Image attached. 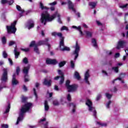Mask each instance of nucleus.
<instances>
[{
  "mask_svg": "<svg viewBox=\"0 0 128 128\" xmlns=\"http://www.w3.org/2000/svg\"><path fill=\"white\" fill-rule=\"evenodd\" d=\"M46 64H53L54 66L58 64V61L56 59H47L46 60Z\"/></svg>",
  "mask_w": 128,
  "mask_h": 128,
  "instance_id": "14",
  "label": "nucleus"
},
{
  "mask_svg": "<svg viewBox=\"0 0 128 128\" xmlns=\"http://www.w3.org/2000/svg\"><path fill=\"white\" fill-rule=\"evenodd\" d=\"M80 48L78 45V42H76L75 50L73 52V54L75 56L74 60H76L78 58V54L80 53Z\"/></svg>",
  "mask_w": 128,
  "mask_h": 128,
  "instance_id": "6",
  "label": "nucleus"
},
{
  "mask_svg": "<svg viewBox=\"0 0 128 128\" xmlns=\"http://www.w3.org/2000/svg\"><path fill=\"white\" fill-rule=\"evenodd\" d=\"M53 104H54V106H59L60 103L57 100H54Z\"/></svg>",
  "mask_w": 128,
  "mask_h": 128,
  "instance_id": "49",
  "label": "nucleus"
},
{
  "mask_svg": "<svg viewBox=\"0 0 128 128\" xmlns=\"http://www.w3.org/2000/svg\"><path fill=\"white\" fill-rule=\"evenodd\" d=\"M28 100V97H26L24 96H22V102H26V100Z\"/></svg>",
  "mask_w": 128,
  "mask_h": 128,
  "instance_id": "34",
  "label": "nucleus"
},
{
  "mask_svg": "<svg viewBox=\"0 0 128 128\" xmlns=\"http://www.w3.org/2000/svg\"><path fill=\"white\" fill-rule=\"evenodd\" d=\"M2 42L3 44H6V36H3L2 38Z\"/></svg>",
  "mask_w": 128,
  "mask_h": 128,
  "instance_id": "35",
  "label": "nucleus"
},
{
  "mask_svg": "<svg viewBox=\"0 0 128 128\" xmlns=\"http://www.w3.org/2000/svg\"><path fill=\"white\" fill-rule=\"evenodd\" d=\"M0 80L2 82H8V69L6 68L3 69V73Z\"/></svg>",
  "mask_w": 128,
  "mask_h": 128,
  "instance_id": "7",
  "label": "nucleus"
},
{
  "mask_svg": "<svg viewBox=\"0 0 128 128\" xmlns=\"http://www.w3.org/2000/svg\"><path fill=\"white\" fill-rule=\"evenodd\" d=\"M40 8H41V10H50L49 8L44 6L42 2H40Z\"/></svg>",
  "mask_w": 128,
  "mask_h": 128,
  "instance_id": "23",
  "label": "nucleus"
},
{
  "mask_svg": "<svg viewBox=\"0 0 128 128\" xmlns=\"http://www.w3.org/2000/svg\"><path fill=\"white\" fill-rule=\"evenodd\" d=\"M43 84L44 86H52V80H48L44 79Z\"/></svg>",
  "mask_w": 128,
  "mask_h": 128,
  "instance_id": "18",
  "label": "nucleus"
},
{
  "mask_svg": "<svg viewBox=\"0 0 128 128\" xmlns=\"http://www.w3.org/2000/svg\"><path fill=\"white\" fill-rule=\"evenodd\" d=\"M69 106H72L73 109L72 110V112H76V106L74 104V103H70Z\"/></svg>",
  "mask_w": 128,
  "mask_h": 128,
  "instance_id": "26",
  "label": "nucleus"
},
{
  "mask_svg": "<svg viewBox=\"0 0 128 128\" xmlns=\"http://www.w3.org/2000/svg\"><path fill=\"white\" fill-rule=\"evenodd\" d=\"M18 46H16L14 50V52L15 54V58H18V56H20V52H18V49H17Z\"/></svg>",
  "mask_w": 128,
  "mask_h": 128,
  "instance_id": "19",
  "label": "nucleus"
},
{
  "mask_svg": "<svg viewBox=\"0 0 128 128\" xmlns=\"http://www.w3.org/2000/svg\"><path fill=\"white\" fill-rule=\"evenodd\" d=\"M84 32L86 34V36H87V38H92V32H90V31H88V30H86L84 31Z\"/></svg>",
  "mask_w": 128,
  "mask_h": 128,
  "instance_id": "22",
  "label": "nucleus"
},
{
  "mask_svg": "<svg viewBox=\"0 0 128 128\" xmlns=\"http://www.w3.org/2000/svg\"><path fill=\"white\" fill-rule=\"evenodd\" d=\"M56 4H57L56 2L54 1V2L50 3L49 4H50V6H56Z\"/></svg>",
  "mask_w": 128,
  "mask_h": 128,
  "instance_id": "59",
  "label": "nucleus"
},
{
  "mask_svg": "<svg viewBox=\"0 0 128 128\" xmlns=\"http://www.w3.org/2000/svg\"><path fill=\"white\" fill-rule=\"evenodd\" d=\"M90 76V70H87L84 74V80L86 84H90V81H88V78Z\"/></svg>",
  "mask_w": 128,
  "mask_h": 128,
  "instance_id": "10",
  "label": "nucleus"
},
{
  "mask_svg": "<svg viewBox=\"0 0 128 128\" xmlns=\"http://www.w3.org/2000/svg\"><path fill=\"white\" fill-rule=\"evenodd\" d=\"M96 124H98L99 126H106V124L101 123L100 122H97Z\"/></svg>",
  "mask_w": 128,
  "mask_h": 128,
  "instance_id": "39",
  "label": "nucleus"
},
{
  "mask_svg": "<svg viewBox=\"0 0 128 128\" xmlns=\"http://www.w3.org/2000/svg\"><path fill=\"white\" fill-rule=\"evenodd\" d=\"M16 8L18 10V12H22V14H24V10H22V7H20V6L18 5H16Z\"/></svg>",
  "mask_w": 128,
  "mask_h": 128,
  "instance_id": "32",
  "label": "nucleus"
},
{
  "mask_svg": "<svg viewBox=\"0 0 128 128\" xmlns=\"http://www.w3.org/2000/svg\"><path fill=\"white\" fill-rule=\"evenodd\" d=\"M2 56L4 58H8V54L6 53V52L4 51Z\"/></svg>",
  "mask_w": 128,
  "mask_h": 128,
  "instance_id": "45",
  "label": "nucleus"
},
{
  "mask_svg": "<svg viewBox=\"0 0 128 128\" xmlns=\"http://www.w3.org/2000/svg\"><path fill=\"white\" fill-rule=\"evenodd\" d=\"M38 44H39V46H42V44L47 46L48 48V50H50V48H51L50 44H48V38H46L44 40L39 41L38 42Z\"/></svg>",
  "mask_w": 128,
  "mask_h": 128,
  "instance_id": "9",
  "label": "nucleus"
},
{
  "mask_svg": "<svg viewBox=\"0 0 128 128\" xmlns=\"http://www.w3.org/2000/svg\"><path fill=\"white\" fill-rule=\"evenodd\" d=\"M110 104H112V101L110 100L108 101L107 103L106 106L108 108H110Z\"/></svg>",
  "mask_w": 128,
  "mask_h": 128,
  "instance_id": "56",
  "label": "nucleus"
},
{
  "mask_svg": "<svg viewBox=\"0 0 128 128\" xmlns=\"http://www.w3.org/2000/svg\"><path fill=\"white\" fill-rule=\"evenodd\" d=\"M54 90H57V92H58V90H60V88H58V86L55 85L54 86Z\"/></svg>",
  "mask_w": 128,
  "mask_h": 128,
  "instance_id": "58",
  "label": "nucleus"
},
{
  "mask_svg": "<svg viewBox=\"0 0 128 128\" xmlns=\"http://www.w3.org/2000/svg\"><path fill=\"white\" fill-rule=\"evenodd\" d=\"M40 83H38V82L35 84V86H36V88H38V86H40Z\"/></svg>",
  "mask_w": 128,
  "mask_h": 128,
  "instance_id": "62",
  "label": "nucleus"
},
{
  "mask_svg": "<svg viewBox=\"0 0 128 128\" xmlns=\"http://www.w3.org/2000/svg\"><path fill=\"white\" fill-rule=\"evenodd\" d=\"M60 50L62 52H70V48L64 46L63 48H60Z\"/></svg>",
  "mask_w": 128,
  "mask_h": 128,
  "instance_id": "24",
  "label": "nucleus"
},
{
  "mask_svg": "<svg viewBox=\"0 0 128 128\" xmlns=\"http://www.w3.org/2000/svg\"><path fill=\"white\" fill-rule=\"evenodd\" d=\"M100 98H102V94H98L97 95V96H96V100H97V101L100 100Z\"/></svg>",
  "mask_w": 128,
  "mask_h": 128,
  "instance_id": "50",
  "label": "nucleus"
},
{
  "mask_svg": "<svg viewBox=\"0 0 128 128\" xmlns=\"http://www.w3.org/2000/svg\"><path fill=\"white\" fill-rule=\"evenodd\" d=\"M1 4H8V0H1Z\"/></svg>",
  "mask_w": 128,
  "mask_h": 128,
  "instance_id": "54",
  "label": "nucleus"
},
{
  "mask_svg": "<svg viewBox=\"0 0 128 128\" xmlns=\"http://www.w3.org/2000/svg\"><path fill=\"white\" fill-rule=\"evenodd\" d=\"M92 44H93V46L95 48H98V44L96 43V40L95 38H92Z\"/></svg>",
  "mask_w": 128,
  "mask_h": 128,
  "instance_id": "28",
  "label": "nucleus"
},
{
  "mask_svg": "<svg viewBox=\"0 0 128 128\" xmlns=\"http://www.w3.org/2000/svg\"><path fill=\"white\" fill-rule=\"evenodd\" d=\"M66 64V61H62L60 62L58 64L59 68H62Z\"/></svg>",
  "mask_w": 128,
  "mask_h": 128,
  "instance_id": "31",
  "label": "nucleus"
},
{
  "mask_svg": "<svg viewBox=\"0 0 128 128\" xmlns=\"http://www.w3.org/2000/svg\"><path fill=\"white\" fill-rule=\"evenodd\" d=\"M33 91L36 98H38V94L36 93V88H33Z\"/></svg>",
  "mask_w": 128,
  "mask_h": 128,
  "instance_id": "47",
  "label": "nucleus"
},
{
  "mask_svg": "<svg viewBox=\"0 0 128 128\" xmlns=\"http://www.w3.org/2000/svg\"><path fill=\"white\" fill-rule=\"evenodd\" d=\"M125 44H126V42H124V41H122V40L119 41L116 46L117 50H120V48H122L124 46Z\"/></svg>",
  "mask_w": 128,
  "mask_h": 128,
  "instance_id": "16",
  "label": "nucleus"
},
{
  "mask_svg": "<svg viewBox=\"0 0 128 128\" xmlns=\"http://www.w3.org/2000/svg\"><path fill=\"white\" fill-rule=\"evenodd\" d=\"M44 110L46 112H48V110H50V106H48V100H44Z\"/></svg>",
  "mask_w": 128,
  "mask_h": 128,
  "instance_id": "20",
  "label": "nucleus"
},
{
  "mask_svg": "<svg viewBox=\"0 0 128 128\" xmlns=\"http://www.w3.org/2000/svg\"><path fill=\"white\" fill-rule=\"evenodd\" d=\"M10 103L8 104V106L6 111L4 112V114H8V112H10Z\"/></svg>",
  "mask_w": 128,
  "mask_h": 128,
  "instance_id": "27",
  "label": "nucleus"
},
{
  "mask_svg": "<svg viewBox=\"0 0 128 128\" xmlns=\"http://www.w3.org/2000/svg\"><path fill=\"white\" fill-rule=\"evenodd\" d=\"M32 106V104L30 102H28L24 104L21 108L20 113L19 114V116L17 119L16 124H18V123L21 120H24V116L26 112H28L30 110V108Z\"/></svg>",
  "mask_w": 128,
  "mask_h": 128,
  "instance_id": "2",
  "label": "nucleus"
},
{
  "mask_svg": "<svg viewBox=\"0 0 128 128\" xmlns=\"http://www.w3.org/2000/svg\"><path fill=\"white\" fill-rule=\"evenodd\" d=\"M106 97L107 98H108V100H110V98H112V94H110L108 93H106Z\"/></svg>",
  "mask_w": 128,
  "mask_h": 128,
  "instance_id": "43",
  "label": "nucleus"
},
{
  "mask_svg": "<svg viewBox=\"0 0 128 128\" xmlns=\"http://www.w3.org/2000/svg\"><path fill=\"white\" fill-rule=\"evenodd\" d=\"M78 88V84H72L70 85L68 88H67V90L68 92H76Z\"/></svg>",
  "mask_w": 128,
  "mask_h": 128,
  "instance_id": "8",
  "label": "nucleus"
},
{
  "mask_svg": "<svg viewBox=\"0 0 128 128\" xmlns=\"http://www.w3.org/2000/svg\"><path fill=\"white\" fill-rule=\"evenodd\" d=\"M70 80H66L65 84V86L68 89L69 86H70Z\"/></svg>",
  "mask_w": 128,
  "mask_h": 128,
  "instance_id": "33",
  "label": "nucleus"
},
{
  "mask_svg": "<svg viewBox=\"0 0 128 128\" xmlns=\"http://www.w3.org/2000/svg\"><path fill=\"white\" fill-rule=\"evenodd\" d=\"M22 62H23V64H28V58L25 57L24 58V59L22 60Z\"/></svg>",
  "mask_w": 128,
  "mask_h": 128,
  "instance_id": "38",
  "label": "nucleus"
},
{
  "mask_svg": "<svg viewBox=\"0 0 128 128\" xmlns=\"http://www.w3.org/2000/svg\"><path fill=\"white\" fill-rule=\"evenodd\" d=\"M23 90L24 92H28V88H26V85H24Z\"/></svg>",
  "mask_w": 128,
  "mask_h": 128,
  "instance_id": "61",
  "label": "nucleus"
},
{
  "mask_svg": "<svg viewBox=\"0 0 128 128\" xmlns=\"http://www.w3.org/2000/svg\"><path fill=\"white\" fill-rule=\"evenodd\" d=\"M12 86H16L17 84H18V81L16 80V74H14L12 76Z\"/></svg>",
  "mask_w": 128,
  "mask_h": 128,
  "instance_id": "17",
  "label": "nucleus"
},
{
  "mask_svg": "<svg viewBox=\"0 0 128 128\" xmlns=\"http://www.w3.org/2000/svg\"><path fill=\"white\" fill-rule=\"evenodd\" d=\"M30 76L28 75V76H26V75L24 76V82H30V79H28V78Z\"/></svg>",
  "mask_w": 128,
  "mask_h": 128,
  "instance_id": "37",
  "label": "nucleus"
},
{
  "mask_svg": "<svg viewBox=\"0 0 128 128\" xmlns=\"http://www.w3.org/2000/svg\"><path fill=\"white\" fill-rule=\"evenodd\" d=\"M40 46L38 44H38H36V41L32 40L30 44V47L32 48L34 46V48H35V46Z\"/></svg>",
  "mask_w": 128,
  "mask_h": 128,
  "instance_id": "21",
  "label": "nucleus"
},
{
  "mask_svg": "<svg viewBox=\"0 0 128 128\" xmlns=\"http://www.w3.org/2000/svg\"><path fill=\"white\" fill-rule=\"evenodd\" d=\"M102 72L103 74H104L105 76H108V72H106V71H105L104 70H102Z\"/></svg>",
  "mask_w": 128,
  "mask_h": 128,
  "instance_id": "63",
  "label": "nucleus"
},
{
  "mask_svg": "<svg viewBox=\"0 0 128 128\" xmlns=\"http://www.w3.org/2000/svg\"><path fill=\"white\" fill-rule=\"evenodd\" d=\"M128 6V4H124V5L121 6H120V8H126V6Z\"/></svg>",
  "mask_w": 128,
  "mask_h": 128,
  "instance_id": "60",
  "label": "nucleus"
},
{
  "mask_svg": "<svg viewBox=\"0 0 128 128\" xmlns=\"http://www.w3.org/2000/svg\"><path fill=\"white\" fill-rule=\"evenodd\" d=\"M58 74L61 76H56L55 78H54V80H58L60 78V80L59 82V84L60 86H62V84L64 82V73L62 72V70H58Z\"/></svg>",
  "mask_w": 128,
  "mask_h": 128,
  "instance_id": "5",
  "label": "nucleus"
},
{
  "mask_svg": "<svg viewBox=\"0 0 128 128\" xmlns=\"http://www.w3.org/2000/svg\"><path fill=\"white\" fill-rule=\"evenodd\" d=\"M70 66L72 68H74V61H70Z\"/></svg>",
  "mask_w": 128,
  "mask_h": 128,
  "instance_id": "52",
  "label": "nucleus"
},
{
  "mask_svg": "<svg viewBox=\"0 0 128 128\" xmlns=\"http://www.w3.org/2000/svg\"><path fill=\"white\" fill-rule=\"evenodd\" d=\"M89 6H91V8H94L96 6V2H90Z\"/></svg>",
  "mask_w": 128,
  "mask_h": 128,
  "instance_id": "25",
  "label": "nucleus"
},
{
  "mask_svg": "<svg viewBox=\"0 0 128 128\" xmlns=\"http://www.w3.org/2000/svg\"><path fill=\"white\" fill-rule=\"evenodd\" d=\"M112 70H114L115 72L118 73V67L116 66V67H112Z\"/></svg>",
  "mask_w": 128,
  "mask_h": 128,
  "instance_id": "41",
  "label": "nucleus"
},
{
  "mask_svg": "<svg viewBox=\"0 0 128 128\" xmlns=\"http://www.w3.org/2000/svg\"><path fill=\"white\" fill-rule=\"evenodd\" d=\"M76 30H78V32H80V36H84V34L82 32V27L80 26H78L76 28Z\"/></svg>",
  "mask_w": 128,
  "mask_h": 128,
  "instance_id": "29",
  "label": "nucleus"
},
{
  "mask_svg": "<svg viewBox=\"0 0 128 128\" xmlns=\"http://www.w3.org/2000/svg\"><path fill=\"white\" fill-rule=\"evenodd\" d=\"M68 8L69 10H72V12H76V10L74 8V4L70 0H68Z\"/></svg>",
  "mask_w": 128,
  "mask_h": 128,
  "instance_id": "11",
  "label": "nucleus"
},
{
  "mask_svg": "<svg viewBox=\"0 0 128 128\" xmlns=\"http://www.w3.org/2000/svg\"><path fill=\"white\" fill-rule=\"evenodd\" d=\"M7 4H8L9 6H12V4H14V0H8Z\"/></svg>",
  "mask_w": 128,
  "mask_h": 128,
  "instance_id": "51",
  "label": "nucleus"
},
{
  "mask_svg": "<svg viewBox=\"0 0 128 128\" xmlns=\"http://www.w3.org/2000/svg\"><path fill=\"white\" fill-rule=\"evenodd\" d=\"M30 68V65H28L27 66H24V68L23 73L24 74L25 76H28Z\"/></svg>",
  "mask_w": 128,
  "mask_h": 128,
  "instance_id": "15",
  "label": "nucleus"
},
{
  "mask_svg": "<svg viewBox=\"0 0 128 128\" xmlns=\"http://www.w3.org/2000/svg\"><path fill=\"white\" fill-rule=\"evenodd\" d=\"M56 16L58 18V22H59V24H62V19H60V14H58V12H55L54 14L50 16V14H48V11H45L44 13L42 14L40 22L42 24H44V26H46L47 22H52V20H54L56 18Z\"/></svg>",
  "mask_w": 128,
  "mask_h": 128,
  "instance_id": "1",
  "label": "nucleus"
},
{
  "mask_svg": "<svg viewBox=\"0 0 128 128\" xmlns=\"http://www.w3.org/2000/svg\"><path fill=\"white\" fill-rule=\"evenodd\" d=\"M2 128H8V124H2Z\"/></svg>",
  "mask_w": 128,
  "mask_h": 128,
  "instance_id": "55",
  "label": "nucleus"
},
{
  "mask_svg": "<svg viewBox=\"0 0 128 128\" xmlns=\"http://www.w3.org/2000/svg\"><path fill=\"white\" fill-rule=\"evenodd\" d=\"M8 61L11 66H12L14 64V62H12V59H10V58H8Z\"/></svg>",
  "mask_w": 128,
  "mask_h": 128,
  "instance_id": "57",
  "label": "nucleus"
},
{
  "mask_svg": "<svg viewBox=\"0 0 128 128\" xmlns=\"http://www.w3.org/2000/svg\"><path fill=\"white\" fill-rule=\"evenodd\" d=\"M61 30H68V28L66 26H63L61 28Z\"/></svg>",
  "mask_w": 128,
  "mask_h": 128,
  "instance_id": "48",
  "label": "nucleus"
},
{
  "mask_svg": "<svg viewBox=\"0 0 128 128\" xmlns=\"http://www.w3.org/2000/svg\"><path fill=\"white\" fill-rule=\"evenodd\" d=\"M67 100L68 102H70L72 100V96H70V94H68L67 96Z\"/></svg>",
  "mask_w": 128,
  "mask_h": 128,
  "instance_id": "53",
  "label": "nucleus"
},
{
  "mask_svg": "<svg viewBox=\"0 0 128 128\" xmlns=\"http://www.w3.org/2000/svg\"><path fill=\"white\" fill-rule=\"evenodd\" d=\"M39 46H36L34 47V52H36V54H40V51L38 50V48Z\"/></svg>",
  "mask_w": 128,
  "mask_h": 128,
  "instance_id": "36",
  "label": "nucleus"
},
{
  "mask_svg": "<svg viewBox=\"0 0 128 128\" xmlns=\"http://www.w3.org/2000/svg\"><path fill=\"white\" fill-rule=\"evenodd\" d=\"M86 106H88L89 108L88 110L89 112H92V110L94 108V107H92V102L90 100V99H88L86 102Z\"/></svg>",
  "mask_w": 128,
  "mask_h": 128,
  "instance_id": "12",
  "label": "nucleus"
},
{
  "mask_svg": "<svg viewBox=\"0 0 128 128\" xmlns=\"http://www.w3.org/2000/svg\"><path fill=\"white\" fill-rule=\"evenodd\" d=\"M53 36H58L60 38V42L59 48H62V46H64V37L62 36V32H53L52 34Z\"/></svg>",
  "mask_w": 128,
  "mask_h": 128,
  "instance_id": "3",
  "label": "nucleus"
},
{
  "mask_svg": "<svg viewBox=\"0 0 128 128\" xmlns=\"http://www.w3.org/2000/svg\"><path fill=\"white\" fill-rule=\"evenodd\" d=\"M93 110V116H94L95 118H96V108H94L93 110H92V112Z\"/></svg>",
  "mask_w": 128,
  "mask_h": 128,
  "instance_id": "42",
  "label": "nucleus"
},
{
  "mask_svg": "<svg viewBox=\"0 0 128 128\" xmlns=\"http://www.w3.org/2000/svg\"><path fill=\"white\" fill-rule=\"evenodd\" d=\"M74 76L77 80H80V73L78 72H75Z\"/></svg>",
  "mask_w": 128,
  "mask_h": 128,
  "instance_id": "30",
  "label": "nucleus"
},
{
  "mask_svg": "<svg viewBox=\"0 0 128 128\" xmlns=\"http://www.w3.org/2000/svg\"><path fill=\"white\" fill-rule=\"evenodd\" d=\"M14 44H16V42L10 41V42H9L8 46H14Z\"/></svg>",
  "mask_w": 128,
  "mask_h": 128,
  "instance_id": "46",
  "label": "nucleus"
},
{
  "mask_svg": "<svg viewBox=\"0 0 128 128\" xmlns=\"http://www.w3.org/2000/svg\"><path fill=\"white\" fill-rule=\"evenodd\" d=\"M16 22L17 21L15 20L11 24L10 26H6L8 34H16Z\"/></svg>",
  "mask_w": 128,
  "mask_h": 128,
  "instance_id": "4",
  "label": "nucleus"
},
{
  "mask_svg": "<svg viewBox=\"0 0 128 128\" xmlns=\"http://www.w3.org/2000/svg\"><path fill=\"white\" fill-rule=\"evenodd\" d=\"M120 57V53H116L114 56V58H118Z\"/></svg>",
  "mask_w": 128,
  "mask_h": 128,
  "instance_id": "64",
  "label": "nucleus"
},
{
  "mask_svg": "<svg viewBox=\"0 0 128 128\" xmlns=\"http://www.w3.org/2000/svg\"><path fill=\"white\" fill-rule=\"evenodd\" d=\"M20 50L22 52H30V48H21Z\"/></svg>",
  "mask_w": 128,
  "mask_h": 128,
  "instance_id": "44",
  "label": "nucleus"
},
{
  "mask_svg": "<svg viewBox=\"0 0 128 128\" xmlns=\"http://www.w3.org/2000/svg\"><path fill=\"white\" fill-rule=\"evenodd\" d=\"M28 30H30V28H34V20L32 19L28 20L27 22L26 26Z\"/></svg>",
  "mask_w": 128,
  "mask_h": 128,
  "instance_id": "13",
  "label": "nucleus"
},
{
  "mask_svg": "<svg viewBox=\"0 0 128 128\" xmlns=\"http://www.w3.org/2000/svg\"><path fill=\"white\" fill-rule=\"evenodd\" d=\"M20 66H17L16 68V74L17 76H18V74H20Z\"/></svg>",
  "mask_w": 128,
  "mask_h": 128,
  "instance_id": "40",
  "label": "nucleus"
}]
</instances>
